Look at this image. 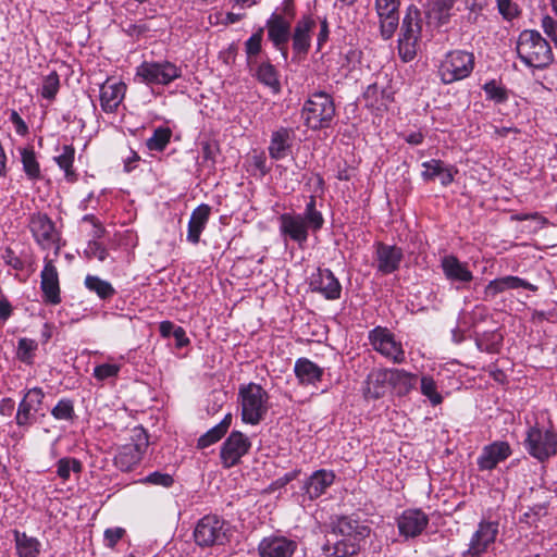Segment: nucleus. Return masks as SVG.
<instances>
[{"instance_id": "obj_1", "label": "nucleus", "mask_w": 557, "mask_h": 557, "mask_svg": "<svg viewBox=\"0 0 557 557\" xmlns=\"http://www.w3.org/2000/svg\"><path fill=\"white\" fill-rule=\"evenodd\" d=\"M370 534V528L357 520L342 517L334 524L332 535L335 537L332 547L325 545L324 549L335 557H350L357 555L361 544Z\"/></svg>"}, {"instance_id": "obj_2", "label": "nucleus", "mask_w": 557, "mask_h": 557, "mask_svg": "<svg viewBox=\"0 0 557 557\" xmlns=\"http://www.w3.org/2000/svg\"><path fill=\"white\" fill-rule=\"evenodd\" d=\"M516 51L520 61L528 67L544 70L554 62L549 42L534 29H524L520 33Z\"/></svg>"}, {"instance_id": "obj_3", "label": "nucleus", "mask_w": 557, "mask_h": 557, "mask_svg": "<svg viewBox=\"0 0 557 557\" xmlns=\"http://www.w3.org/2000/svg\"><path fill=\"white\" fill-rule=\"evenodd\" d=\"M242 405V419L251 425L258 424L268 411L269 394L261 385L249 383L238 391Z\"/></svg>"}, {"instance_id": "obj_4", "label": "nucleus", "mask_w": 557, "mask_h": 557, "mask_svg": "<svg viewBox=\"0 0 557 557\" xmlns=\"http://www.w3.org/2000/svg\"><path fill=\"white\" fill-rule=\"evenodd\" d=\"M334 115L335 104L333 98L324 91L312 94L302 108V117L306 125L311 129L329 127Z\"/></svg>"}, {"instance_id": "obj_5", "label": "nucleus", "mask_w": 557, "mask_h": 557, "mask_svg": "<svg viewBox=\"0 0 557 557\" xmlns=\"http://www.w3.org/2000/svg\"><path fill=\"white\" fill-rule=\"evenodd\" d=\"M421 30L420 11L414 5H410L403 18L398 39V52L404 62H409L416 57Z\"/></svg>"}, {"instance_id": "obj_6", "label": "nucleus", "mask_w": 557, "mask_h": 557, "mask_svg": "<svg viewBox=\"0 0 557 557\" xmlns=\"http://www.w3.org/2000/svg\"><path fill=\"white\" fill-rule=\"evenodd\" d=\"M149 446L147 432L141 428H134L131 442L119 447L114 456V465L123 472L132 471L143 459Z\"/></svg>"}, {"instance_id": "obj_7", "label": "nucleus", "mask_w": 557, "mask_h": 557, "mask_svg": "<svg viewBox=\"0 0 557 557\" xmlns=\"http://www.w3.org/2000/svg\"><path fill=\"white\" fill-rule=\"evenodd\" d=\"M474 69V55L463 50L448 52L441 61L438 75L443 84H453L468 77Z\"/></svg>"}, {"instance_id": "obj_8", "label": "nucleus", "mask_w": 557, "mask_h": 557, "mask_svg": "<svg viewBox=\"0 0 557 557\" xmlns=\"http://www.w3.org/2000/svg\"><path fill=\"white\" fill-rule=\"evenodd\" d=\"M230 536L228 524L214 515L202 517L194 530L195 542L201 547L224 545L230 541Z\"/></svg>"}, {"instance_id": "obj_9", "label": "nucleus", "mask_w": 557, "mask_h": 557, "mask_svg": "<svg viewBox=\"0 0 557 557\" xmlns=\"http://www.w3.org/2000/svg\"><path fill=\"white\" fill-rule=\"evenodd\" d=\"M527 451L539 461L543 462L557 453V434L552 430L532 426L527 432L524 440Z\"/></svg>"}, {"instance_id": "obj_10", "label": "nucleus", "mask_w": 557, "mask_h": 557, "mask_svg": "<svg viewBox=\"0 0 557 557\" xmlns=\"http://www.w3.org/2000/svg\"><path fill=\"white\" fill-rule=\"evenodd\" d=\"M181 74V69L170 61H145L136 69V76L147 85H169Z\"/></svg>"}, {"instance_id": "obj_11", "label": "nucleus", "mask_w": 557, "mask_h": 557, "mask_svg": "<svg viewBox=\"0 0 557 557\" xmlns=\"http://www.w3.org/2000/svg\"><path fill=\"white\" fill-rule=\"evenodd\" d=\"M28 227L42 249L54 248L58 253L60 246V234L55 230L52 220L45 213H34L30 215Z\"/></svg>"}, {"instance_id": "obj_12", "label": "nucleus", "mask_w": 557, "mask_h": 557, "mask_svg": "<svg viewBox=\"0 0 557 557\" xmlns=\"http://www.w3.org/2000/svg\"><path fill=\"white\" fill-rule=\"evenodd\" d=\"M373 349L394 363H403L406 359L405 350L400 342L395 339L393 333L387 329L377 326L369 334Z\"/></svg>"}, {"instance_id": "obj_13", "label": "nucleus", "mask_w": 557, "mask_h": 557, "mask_svg": "<svg viewBox=\"0 0 557 557\" xmlns=\"http://www.w3.org/2000/svg\"><path fill=\"white\" fill-rule=\"evenodd\" d=\"M250 448L251 442L244 433L239 431L231 432L220 449V459L223 468L230 469L237 466Z\"/></svg>"}, {"instance_id": "obj_14", "label": "nucleus", "mask_w": 557, "mask_h": 557, "mask_svg": "<svg viewBox=\"0 0 557 557\" xmlns=\"http://www.w3.org/2000/svg\"><path fill=\"white\" fill-rule=\"evenodd\" d=\"M373 265L382 275H388L400 268L404 252L396 245H387L381 242L374 244Z\"/></svg>"}, {"instance_id": "obj_15", "label": "nucleus", "mask_w": 557, "mask_h": 557, "mask_svg": "<svg viewBox=\"0 0 557 557\" xmlns=\"http://www.w3.org/2000/svg\"><path fill=\"white\" fill-rule=\"evenodd\" d=\"M309 288L322 295L326 300L341 298L342 285L330 269L318 268L309 277Z\"/></svg>"}, {"instance_id": "obj_16", "label": "nucleus", "mask_w": 557, "mask_h": 557, "mask_svg": "<svg viewBox=\"0 0 557 557\" xmlns=\"http://www.w3.org/2000/svg\"><path fill=\"white\" fill-rule=\"evenodd\" d=\"M498 534V523L481 521L473 533L466 556L480 557L494 544Z\"/></svg>"}, {"instance_id": "obj_17", "label": "nucleus", "mask_w": 557, "mask_h": 557, "mask_svg": "<svg viewBox=\"0 0 557 557\" xmlns=\"http://www.w3.org/2000/svg\"><path fill=\"white\" fill-rule=\"evenodd\" d=\"M400 0H375V11L380 20L382 37L391 39L399 24Z\"/></svg>"}, {"instance_id": "obj_18", "label": "nucleus", "mask_w": 557, "mask_h": 557, "mask_svg": "<svg viewBox=\"0 0 557 557\" xmlns=\"http://www.w3.org/2000/svg\"><path fill=\"white\" fill-rule=\"evenodd\" d=\"M297 542L283 535H270L258 545L260 557H292L297 549Z\"/></svg>"}, {"instance_id": "obj_19", "label": "nucleus", "mask_w": 557, "mask_h": 557, "mask_svg": "<svg viewBox=\"0 0 557 557\" xmlns=\"http://www.w3.org/2000/svg\"><path fill=\"white\" fill-rule=\"evenodd\" d=\"M268 37L278 49L284 59L287 58V42L290 38V22L283 15L273 13L267 21Z\"/></svg>"}, {"instance_id": "obj_20", "label": "nucleus", "mask_w": 557, "mask_h": 557, "mask_svg": "<svg viewBox=\"0 0 557 557\" xmlns=\"http://www.w3.org/2000/svg\"><path fill=\"white\" fill-rule=\"evenodd\" d=\"M40 278L44 301L50 305H59L61 302L59 274L52 260L45 259Z\"/></svg>"}, {"instance_id": "obj_21", "label": "nucleus", "mask_w": 557, "mask_h": 557, "mask_svg": "<svg viewBox=\"0 0 557 557\" xmlns=\"http://www.w3.org/2000/svg\"><path fill=\"white\" fill-rule=\"evenodd\" d=\"M126 85L120 81L107 79L100 86V106L106 113H114L122 103Z\"/></svg>"}, {"instance_id": "obj_22", "label": "nucleus", "mask_w": 557, "mask_h": 557, "mask_svg": "<svg viewBox=\"0 0 557 557\" xmlns=\"http://www.w3.org/2000/svg\"><path fill=\"white\" fill-rule=\"evenodd\" d=\"M429 524V517L421 509H407L397 520L399 533L406 537L420 535Z\"/></svg>"}, {"instance_id": "obj_23", "label": "nucleus", "mask_w": 557, "mask_h": 557, "mask_svg": "<svg viewBox=\"0 0 557 557\" xmlns=\"http://www.w3.org/2000/svg\"><path fill=\"white\" fill-rule=\"evenodd\" d=\"M280 232L283 236L302 245L308 239V225L301 214L283 213L280 218Z\"/></svg>"}, {"instance_id": "obj_24", "label": "nucleus", "mask_w": 557, "mask_h": 557, "mask_svg": "<svg viewBox=\"0 0 557 557\" xmlns=\"http://www.w3.org/2000/svg\"><path fill=\"white\" fill-rule=\"evenodd\" d=\"M524 288L531 292H536L539 288L536 285L513 275H508L499 278H495L490 281L488 284L484 288V299L490 300L493 299L496 295L507 290V289H517Z\"/></svg>"}, {"instance_id": "obj_25", "label": "nucleus", "mask_w": 557, "mask_h": 557, "mask_svg": "<svg viewBox=\"0 0 557 557\" xmlns=\"http://www.w3.org/2000/svg\"><path fill=\"white\" fill-rule=\"evenodd\" d=\"M441 268L446 280L451 283L468 284L473 280V274L467 263L461 262L454 255L444 256L441 259Z\"/></svg>"}, {"instance_id": "obj_26", "label": "nucleus", "mask_w": 557, "mask_h": 557, "mask_svg": "<svg viewBox=\"0 0 557 557\" xmlns=\"http://www.w3.org/2000/svg\"><path fill=\"white\" fill-rule=\"evenodd\" d=\"M315 23L310 16L300 18L292 35L293 50L297 55H305L308 53L311 44V32Z\"/></svg>"}, {"instance_id": "obj_27", "label": "nucleus", "mask_w": 557, "mask_h": 557, "mask_svg": "<svg viewBox=\"0 0 557 557\" xmlns=\"http://www.w3.org/2000/svg\"><path fill=\"white\" fill-rule=\"evenodd\" d=\"M511 454L510 446L507 442H495L484 447L478 459L481 470H492L497 463L507 459Z\"/></svg>"}, {"instance_id": "obj_28", "label": "nucleus", "mask_w": 557, "mask_h": 557, "mask_svg": "<svg viewBox=\"0 0 557 557\" xmlns=\"http://www.w3.org/2000/svg\"><path fill=\"white\" fill-rule=\"evenodd\" d=\"M335 480L333 471L321 469L314 471L304 485V491L309 499L313 500L319 498L325 493Z\"/></svg>"}, {"instance_id": "obj_29", "label": "nucleus", "mask_w": 557, "mask_h": 557, "mask_svg": "<svg viewBox=\"0 0 557 557\" xmlns=\"http://www.w3.org/2000/svg\"><path fill=\"white\" fill-rule=\"evenodd\" d=\"M422 168L421 176L425 182L438 178L443 186L449 185L454 181V174L457 173L453 166H448L443 161L435 159L423 162Z\"/></svg>"}, {"instance_id": "obj_30", "label": "nucleus", "mask_w": 557, "mask_h": 557, "mask_svg": "<svg viewBox=\"0 0 557 557\" xmlns=\"http://www.w3.org/2000/svg\"><path fill=\"white\" fill-rule=\"evenodd\" d=\"M210 213L211 208L205 203L194 209L188 222L187 240L189 243L194 245L199 243L200 235L209 221Z\"/></svg>"}, {"instance_id": "obj_31", "label": "nucleus", "mask_w": 557, "mask_h": 557, "mask_svg": "<svg viewBox=\"0 0 557 557\" xmlns=\"http://www.w3.org/2000/svg\"><path fill=\"white\" fill-rule=\"evenodd\" d=\"M293 129L281 127L272 133L269 146V154L272 159L280 160L285 158L292 147Z\"/></svg>"}, {"instance_id": "obj_32", "label": "nucleus", "mask_w": 557, "mask_h": 557, "mask_svg": "<svg viewBox=\"0 0 557 557\" xmlns=\"http://www.w3.org/2000/svg\"><path fill=\"white\" fill-rule=\"evenodd\" d=\"M294 371L300 384H315L323 375V369L307 358L297 359Z\"/></svg>"}, {"instance_id": "obj_33", "label": "nucleus", "mask_w": 557, "mask_h": 557, "mask_svg": "<svg viewBox=\"0 0 557 557\" xmlns=\"http://www.w3.org/2000/svg\"><path fill=\"white\" fill-rule=\"evenodd\" d=\"M456 0H428V17L437 25H445L453 16Z\"/></svg>"}, {"instance_id": "obj_34", "label": "nucleus", "mask_w": 557, "mask_h": 557, "mask_svg": "<svg viewBox=\"0 0 557 557\" xmlns=\"http://www.w3.org/2000/svg\"><path fill=\"white\" fill-rule=\"evenodd\" d=\"M388 384L397 395L408 394L417 384V375L405 370H387Z\"/></svg>"}, {"instance_id": "obj_35", "label": "nucleus", "mask_w": 557, "mask_h": 557, "mask_svg": "<svg viewBox=\"0 0 557 557\" xmlns=\"http://www.w3.org/2000/svg\"><path fill=\"white\" fill-rule=\"evenodd\" d=\"M388 384L387 370L372 371L366 381L364 396L377 399L385 395Z\"/></svg>"}, {"instance_id": "obj_36", "label": "nucleus", "mask_w": 557, "mask_h": 557, "mask_svg": "<svg viewBox=\"0 0 557 557\" xmlns=\"http://www.w3.org/2000/svg\"><path fill=\"white\" fill-rule=\"evenodd\" d=\"M16 554L18 557H37L40 553V542L26 533L14 531Z\"/></svg>"}, {"instance_id": "obj_37", "label": "nucleus", "mask_w": 557, "mask_h": 557, "mask_svg": "<svg viewBox=\"0 0 557 557\" xmlns=\"http://www.w3.org/2000/svg\"><path fill=\"white\" fill-rule=\"evenodd\" d=\"M23 171L30 181H38L42 177L39 162L32 147L20 149Z\"/></svg>"}, {"instance_id": "obj_38", "label": "nucleus", "mask_w": 557, "mask_h": 557, "mask_svg": "<svg viewBox=\"0 0 557 557\" xmlns=\"http://www.w3.org/2000/svg\"><path fill=\"white\" fill-rule=\"evenodd\" d=\"M257 78L258 81L270 87L273 92H278L281 89V84L278 81V74L275 70L274 65H272L270 62H262L258 65L257 69Z\"/></svg>"}, {"instance_id": "obj_39", "label": "nucleus", "mask_w": 557, "mask_h": 557, "mask_svg": "<svg viewBox=\"0 0 557 557\" xmlns=\"http://www.w3.org/2000/svg\"><path fill=\"white\" fill-rule=\"evenodd\" d=\"M75 157V149L71 145H65L62 148L61 154L55 157V162L65 173V177L69 182H75L77 180V174L73 169V162Z\"/></svg>"}, {"instance_id": "obj_40", "label": "nucleus", "mask_w": 557, "mask_h": 557, "mask_svg": "<svg viewBox=\"0 0 557 557\" xmlns=\"http://www.w3.org/2000/svg\"><path fill=\"white\" fill-rule=\"evenodd\" d=\"M85 286L103 300L111 298L115 294V289L111 283L96 275H87Z\"/></svg>"}, {"instance_id": "obj_41", "label": "nucleus", "mask_w": 557, "mask_h": 557, "mask_svg": "<svg viewBox=\"0 0 557 557\" xmlns=\"http://www.w3.org/2000/svg\"><path fill=\"white\" fill-rule=\"evenodd\" d=\"M172 137L170 127H157L150 138L147 139L146 146L151 151H163L169 145Z\"/></svg>"}, {"instance_id": "obj_42", "label": "nucleus", "mask_w": 557, "mask_h": 557, "mask_svg": "<svg viewBox=\"0 0 557 557\" xmlns=\"http://www.w3.org/2000/svg\"><path fill=\"white\" fill-rule=\"evenodd\" d=\"M315 203V197L310 196L309 201L306 205L305 212L301 214L308 227L312 228L313 231L320 230L324 223L322 213L317 210Z\"/></svg>"}, {"instance_id": "obj_43", "label": "nucleus", "mask_w": 557, "mask_h": 557, "mask_svg": "<svg viewBox=\"0 0 557 557\" xmlns=\"http://www.w3.org/2000/svg\"><path fill=\"white\" fill-rule=\"evenodd\" d=\"M57 474L63 481H67L71 476V472L81 473L83 471L82 462L72 457H63L57 462Z\"/></svg>"}, {"instance_id": "obj_44", "label": "nucleus", "mask_w": 557, "mask_h": 557, "mask_svg": "<svg viewBox=\"0 0 557 557\" xmlns=\"http://www.w3.org/2000/svg\"><path fill=\"white\" fill-rule=\"evenodd\" d=\"M51 414L55 420L72 421L75 418L74 403L63 398L52 408Z\"/></svg>"}, {"instance_id": "obj_45", "label": "nucleus", "mask_w": 557, "mask_h": 557, "mask_svg": "<svg viewBox=\"0 0 557 557\" xmlns=\"http://www.w3.org/2000/svg\"><path fill=\"white\" fill-rule=\"evenodd\" d=\"M38 344L36 341L30 338H21L17 345V358L27 364H30L34 359L35 351L37 350Z\"/></svg>"}, {"instance_id": "obj_46", "label": "nucleus", "mask_w": 557, "mask_h": 557, "mask_svg": "<svg viewBox=\"0 0 557 557\" xmlns=\"http://www.w3.org/2000/svg\"><path fill=\"white\" fill-rule=\"evenodd\" d=\"M421 393L429 398L433 406H437L443 401L442 395L437 392L436 383L431 376H422Z\"/></svg>"}, {"instance_id": "obj_47", "label": "nucleus", "mask_w": 557, "mask_h": 557, "mask_svg": "<svg viewBox=\"0 0 557 557\" xmlns=\"http://www.w3.org/2000/svg\"><path fill=\"white\" fill-rule=\"evenodd\" d=\"M60 88V79L57 72H51L44 78L41 86V96L46 99L52 100L55 98Z\"/></svg>"}, {"instance_id": "obj_48", "label": "nucleus", "mask_w": 557, "mask_h": 557, "mask_svg": "<svg viewBox=\"0 0 557 557\" xmlns=\"http://www.w3.org/2000/svg\"><path fill=\"white\" fill-rule=\"evenodd\" d=\"M34 409L23 398L18 404L15 421L18 426H29L35 422Z\"/></svg>"}, {"instance_id": "obj_49", "label": "nucleus", "mask_w": 557, "mask_h": 557, "mask_svg": "<svg viewBox=\"0 0 557 557\" xmlns=\"http://www.w3.org/2000/svg\"><path fill=\"white\" fill-rule=\"evenodd\" d=\"M499 14L507 21H512L518 17L520 10L517 3L512 0H496Z\"/></svg>"}, {"instance_id": "obj_50", "label": "nucleus", "mask_w": 557, "mask_h": 557, "mask_svg": "<svg viewBox=\"0 0 557 557\" xmlns=\"http://www.w3.org/2000/svg\"><path fill=\"white\" fill-rule=\"evenodd\" d=\"M483 89L488 99L494 100L495 102H504L507 100V92L505 88H503L495 81H491L483 86Z\"/></svg>"}, {"instance_id": "obj_51", "label": "nucleus", "mask_w": 557, "mask_h": 557, "mask_svg": "<svg viewBox=\"0 0 557 557\" xmlns=\"http://www.w3.org/2000/svg\"><path fill=\"white\" fill-rule=\"evenodd\" d=\"M263 38V28H259L245 44L246 53L249 63H251L252 57L257 55L261 50V42Z\"/></svg>"}, {"instance_id": "obj_52", "label": "nucleus", "mask_w": 557, "mask_h": 557, "mask_svg": "<svg viewBox=\"0 0 557 557\" xmlns=\"http://www.w3.org/2000/svg\"><path fill=\"white\" fill-rule=\"evenodd\" d=\"M120 372V366L115 363H102L94 369V376L98 381H104L107 379L117 376Z\"/></svg>"}, {"instance_id": "obj_53", "label": "nucleus", "mask_w": 557, "mask_h": 557, "mask_svg": "<svg viewBox=\"0 0 557 557\" xmlns=\"http://www.w3.org/2000/svg\"><path fill=\"white\" fill-rule=\"evenodd\" d=\"M224 435L225 433L223 432V430L215 425L199 437L197 446L198 448L209 447L210 445L219 442Z\"/></svg>"}, {"instance_id": "obj_54", "label": "nucleus", "mask_w": 557, "mask_h": 557, "mask_svg": "<svg viewBox=\"0 0 557 557\" xmlns=\"http://www.w3.org/2000/svg\"><path fill=\"white\" fill-rule=\"evenodd\" d=\"M140 482L144 484H152V485H160L163 487H170L174 483V480H173L172 475H170L168 473H162V472L156 471V472L150 473L146 478L141 479Z\"/></svg>"}, {"instance_id": "obj_55", "label": "nucleus", "mask_w": 557, "mask_h": 557, "mask_svg": "<svg viewBox=\"0 0 557 557\" xmlns=\"http://www.w3.org/2000/svg\"><path fill=\"white\" fill-rule=\"evenodd\" d=\"M23 398L34 409V412H38L41 408L45 393L40 387H33L26 392Z\"/></svg>"}, {"instance_id": "obj_56", "label": "nucleus", "mask_w": 557, "mask_h": 557, "mask_svg": "<svg viewBox=\"0 0 557 557\" xmlns=\"http://www.w3.org/2000/svg\"><path fill=\"white\" fill-rule=\"evenodd\" d=\"M85 253L88 258H96L99 261H104L108 257L107 248L97 240H89Z\"/></svg>"}, {"instance_id": "obj_57", "label": "nucleus", "mask_w": 557, "mask_h": 557, "mask_svg": "<svg viewBox=\"0 0 557 557\" xmlns=\"http://www.w3.org/2000/svg\"><path fill=\"white\" fill-rule=\"evenodd\" d=\"M541 26L557 48V21L549 15H545L541 21Z\"/></svg>"}, {"instance_id": "obj_58", "label": "nucleus", "mask_w": 557, "mask_h": 557, "mask_svg": "<svg viewBox=\"0 0 557 557\" xmlns=\"http://www.w3.org/2000/svg\"><path fill=\"white\" fill-rule=\"evenodd\" d=\"M125 530L122 528L107 529L104 532V541L107 545L113 547L124 535Z\"/></svg>"}, {"instance_id": "obj_59", "label": "nucleus", "mask_w": 557, "mask_h": 557, "mask_svg": "<svg viewBox=\"0 0 557 557\" xmlns=\"http://www.w3.org/2000/svg\"><path fill=\"white\" fill-rule=\"evenodd\" d=\"M10 121L14 124L17 134L25 135L28 132L26 123L16 111L11 112Z\"/></svg>"}, {"instance_id": "obj_60", "label": "nucleus", "mask_w": 557, "mask_h": 557, "mask_svg": "<svg viewBox=\"0 0 557 557\" xmlns=\"http://www.w3.org/2000/svg\"><path fill=\"white\" fill-rule=\"evenodd\" d=\"M12 312H13V308H12L11 304L4 296H1L0 297V321L5 322L12 315Z\"/></svg>"}, {"instance_id": "obj_61", "label": "nucleus", "mask_w": 557, "mask_h": 557, "mask_svg": "<svg viewBox=\"0 0 557 557\" xmlns=\"http://www.w3.org/2000/svg\"><path fill=\"white\" fill-rule=\"evenodd\" d=\"M201 147L203 159L214 161L215 152L218 150L216 145L210 141H205L201 144Z\"/></svg>"}, {"instance_id": "obj_62", "label": "nucleus", "mask_w": 557, "mask_h": 557, "mask_svg": "<svg viewBox=\"0 0 557 557\" xmlns=\"http://www.w3.org/2000/svg\"><path fill=\"white\" fill-rule=\"evenodd\" d=\"M14 408H15V403L12 398H3L0 401V413L2 416L10 417L13 413Z\"/></svg>"}, {"instance_id": "obj_63", "label": "nucleus", "mask_w": 557, "mask_h": 557, "mask_svg": "<svg viewBox=\"0 0 557 557\" xmlns=\"http://www.w3.org/2000/svg\"><path fill=\"white\" fill-rule=\"evenodd\" d=\"M329 38V26L326 21L324 20L321 23L320 32L318 35V48L321 49L322 45Z\"/></svg>"}, {"instance_id": "obj_64", "label": "nucleus", "mask_w": 557, "mask_h": 557, "mask_svg": "<svg viewBox=\"0 0 557 557\" xmlns=\"http://www.w3.org/2000/svg\"><path fill=\"white\" fill-rule=\"evenodd\" d=\"M175 329V325L171 321H162L159 326L160 334L163 337L171 336Z\"/></svg>"}]
</instances>
